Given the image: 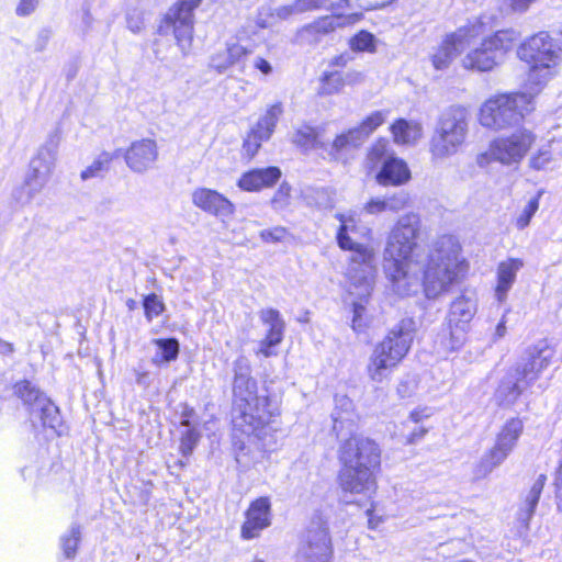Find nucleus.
Wrapping results in <instances>:
<instances>
[{
    "label": "nucleus",
    "instance_id": "obj_1",
    "mask_svg": "<svg viewBox=\"0 0 562 562\" xmlns=\"http://www.w3.org/2000/svg\"><path fill=\"white\" fill-rule=\"evenodd\" d=\"M422 227L415 212L397 218L383 250L384 272L397 296L409 297L423 291L427 299L435 300L450 290L468 265L459 239L450 234L434 239L425 259L418 246Z\"/></svg>",
    "mask_w": 562,
    "mask_h": 562
},
{
    "label": "nucleus",
    "instance_id": "obj_2",
    "mask_svg": "<svg viewBox=\"0 0 562 562\" xmlns=\"http://www.w3.org/2000/svg\"><path fill=\"white\" fill-rule=\"evenodd\" d=\"M234 396L238 416L234 418L236 427L245 434H256L279 415V407L268 396L257 395V383L247 374H235Z\"/></svg>",
    "mask_w": 562,
    "mask_h": 562
},
{
    "label": "nucleus",
    "instance_id": "obj_3",
    "mask_svg": "<svg viewBox=\"0 0 562 562\" xmlns=\"http://www.w3.org/2000/svg\"><path fill=\"white\" fill-rule=\"evenodd\" d=\"M561 52L558 41L546 32L535 34L519 46V58L530 66L527 79L530 90L540 91L558 74Z\"/></svg>",
    "mask_w": 562,
    "mask_h": 562
},
{
    "label": "nucleus",
    "instance_id": "obj_4",
    "mask_svg": "<svg viewBox=\"0 0 562 562\" xmlns=\"http://www.w3.org/2000/svg\"><path fill=\"white\" fill-rule=\"evenodd\" d=\"M487 32V30L485 31ZM519 41L514 30H499L490 35L484 33L465 49L460 63L465 70L488 72L498 67Z\"/></svg>",
    "mask_w": 562,
    "mask_h": 562
},
{
    "label": "nucleus",
    "instance_id": "obj_5",
    "mask_svg": "<svg viewBox=\"0 0 562 562\" xmlns=\"http://www.w3.org/2000/svg\"><path fill=\"white\" fill-rule=\"evenodd\" d=\"M412 341L413 335L405 326V322L394 327L387 336L374 347L369 357L367 364L369 379L376 383L386 380L407 355Z\"/></svg>",
    "mask_w": 562,
    "mask_h": 562
},
{
    "label": "nucleus",
    "instance_id": "obj_6",
    "mask_svg": "<svg viewBox=\"0 0 562 562\" xmlns=\"http://www.w3.org/2000/svg\"><path fill=\"white\" fill-rule=\"evenodd\" d=\"M537 140V135L527 128L499 135L490 140L487 148L475 157L479 168L485 169L493 162L503 167H518Z\"/></svg>",
    "mask_w": 562,
    "mask_h": 562
},
{
    "label": "nucleus",
    "instance_id": "obj_7",
    "mask_svg": "<svg viewBox=\"0 0 562 562\" xmlns=\"http://www.w3.org/2000/svg\"><path fill=\"white\" fill-rule=\"evenodd\" d=\"M531 99L526 93H502L485 100L479 109L477 121L484 128L497 132L518 123Z\"/></svg>",
    "mask_w": 562,
    "mask_h": 562
},
{
    "label": "nucleus",
    "instance_id": "obj_8",
    "mask_svg": "<svg viewBox=\"0 0 562 562\" xmlns=\"http://www.w3.org/2000/svg\"><path fill=\"white\" fill-rule=\"evenodd\" d=\"M486 31L481 20L471 21L453 32L447 33L438 46L429 54V60L436 70H446L454 58L473 45Z\"/></svg>",
    "mask_w": 562,
    "mask_h": 562
},
{
    "label": "nucleus",
    "instance_id": "obj_9",
    "mask_svg": "<svg viewBox=\"0 0 562 562\" xmlns=\"http://www.w3.org/2000/svg\"><path fill=\"white\" fill-rule=\"evenodd\" d=\"M476 311L477 302L474 296L460 295L452 301L446 317L447 333L442 339L447 351L454 352L464 346Z\"/></svg>",
    "mask_w": 562,
    "mask_h": 562
},
{
    "label": "nucleus",
    "instance_id": "obj_10",
    "mask_svg": "<svg viewBox=\"0 0 562 562\" xmlns=\"http://www.w3.org/2000/svg\"><path fill=\"white\" fill-rule=\"evenodd\" d=\"M202 0H180L167 11L164 22L167 29H171L177 45L187 54L191 48L194 34V10Z\"/></svg>",
    "mask_w": 562,
    "mask_h": 562
},
{
    "label": "nucleus",
    "instance_id": "obj_11",
    "mask_svg": "<svg viewBox=\"0 0 562 562\" xmlns=\"http://www.w3.org/2000/svg\"><path fill=\"white\" fill-rule=\"evenodd\" d=\"M14 393L30 407L32 422L40 420L42 426L56 431L59 425V411L43 393L29 381L14 385Z\"/></svg>",
    "mask_w": 562,
    "mask_h": 562
},
{
    "label": "nucleus",
    "instance_id": "obj_12",
    "mask_svg": "<svg viewBox=\"0 0 562 562\" xmlns=\"http://www.w3.org/2000/svg\"><path fill=\"white\" fill-rule=\"evenodd\" d=\"M339 460L345 467L379 470L381 452L378 445L362 436H351L340 447Z\"/></svg>",
    "mask_w": 562,
    "mask_h": 562
},
{
    "label": "nucleus",
    "instance_id": "obj_13",
    "mask_svg": "<svg viewBox=\"0 0 562 562\" xmlns=\"http://www.w3.org/2000/svg\"><path fill=\"white\" fill-rule=\"evenodd\" d=\"M553 357V351L546 342H540L527 348L525 356L510 370L516 380L529 387L548 368Z\"/></svg>",
    "mask_w": 562,
    "mask_h": 562
},
{
    "label": "nucleus",
    "instance_id": "obj_14",
    "mask_svg": "<svg viewBox=\"0 0 562 562\" xmlns=\"http://www.w3.org/2000/svg\"><path fill=\"white\" fill-rule=\"evenodd\" d=\"M344 250L351 251V261L361 266L360 274L350 271L351 284L359 288L358 295L361 297L370 296L373 284V266L375 251L373 247L357 241L351 243V247H340Z\"/></svg>",
    "mask_w": 562,
    "mask_h": 562
},
{
    "label": "nucleus",
    "instance_id": "obj_15",
    "mask_svg": "<svg viewBox=\"0 0 562 562\" xmlns=\"http://www.w3.org/2000/svg\"><path fill=\"white\" fill-rule=\"evenodd\" d=\"M282 112L281 103L269 105L266 112L247 133L243 148L249 158H252L258 153L263 142L270 139Z\"/></svg>",
    "mask_w": 562,
    "mask_h": 562
},
{
    "label": "nucleus",
    "instance_id": "obj_16",
    "mask_svg": "<svg viewBox=\"0 0 562 562\" xmlns=\"http://www.w3.org/2000/svg\"><path fill=\"white\" fill-rule=\"evenodd\" d=\"M330 558L331 544L327 528L321 524L310 528L295 562H330Z\"/></svg>",
    "mask_w": 562,
    "mask_h": 562
},
{
    "label": "nucleus",
    "instance_id": "obj_17",
    "mask_svg": "<svg viewBox=\"0 0 562 562\" xmlns=\"http://www.w3.org/2000/svg\"><path fill=\"white\" fill-rule=\"evenodd\" d=\"M375 472L376 470L342 465L338 474L339 486L346 493L371 497L378 487Z\"/></svg>",
    "mask_w": 562,
    "mask_h": 562
},
{
    "label": "nucleus",
    "instance_id": "obj_18",
    "mask_svg": "<svg viewBox=\"0 0 562 562\" xmlns=\"http://www.w3.org/2000/svg\"><path fill=\"white\" fill-rule=\"evenodd\" d=\"M271 525V503L268 497H259L250 503L245 513V521L240 528V537L251 540Z\"/></svg>",
    "mask_w": 562,
    "mask_h": 562
},
{
    "label": "nucleus",
    "instance_id": "obj_19",
    "mask_svg": "<svg viewBox=\"0 0 562 562\" xmlns=\"http://www.w3.org/2000/svg\"><path fill=\"white\" fill-rule=\"evenodd\" d=\"M125 162L136 173H144L156 162L158 148L154 139L143 138L131 144L126 149Z\"/></svg>",
    "mask_w": 562,
    "mask_h": 562
},
{
    "label": "nucleus",
    "instance_id": "obj_20",
    "mask_svg": "<svg viewBox=\"0 0 562 562\" xmlns=\"http://www.w3.org/2000/svg\"><path fill=\"white\" fill-rule=\"evenodd\" d=\"M469 124L468 109L462 105H451L440 114L435 131L467 139Z\"/></svg>",
    "mask_w": 562,
    "mask_h": 562
},
{
    "label": "nucleus",
    "instance_id": "obj_21",
    "mask_svg": "<svg viewBox=\"0 0 562 562\" xmlns=\"http://www.w3.org/2000/svg\"><path fill=\"white\" fill-rule=\"evenodd\" d=\"M192 203L202 211L215 216H231L234 204L223 194L207 188H198L192 192Z\"/></svg>",
    "mask_w": 562,
    "mask_h": 562
},
{
    "label": "nucleus",
    "instance_id": "obj_22",
    "mask_svg": "<svg viewBox=\"0 0 562 562\" xmlns=\"http://www.w3.org/2000/svg\"><path fill=\"white\" fill-rule=\"evenodd\" d=\"M412 178L411 170L405 160L393 155L389 157L375 176V180L383 187L403 186Z\"/></svg>",
    "mask_w": 562,
    "mask_h": 562
},
{
    "label": "nucleus",
    "instance_id": "obj_23",
    "mask_svg": "<svg viewBox=\"0 0 562 562\" xmlns=\"http://www.w3.org/2000/svg\"><path fill=\"white\" fill-rule=\"evenodd\" d=\"M260 318L269 327V329L265 339L260 342L258 352L268 358L272 355L271 347L277 346L282 341L284 322L281 318L279 311L273 308L261 311Z\"/></svg>",
    "mask_w": 562,
    "mask_h": 562
},
{
    "label": "nucleus",
    "instance_id": "obj_24",
    "mask_svg": "<svg viewBox=\"0 0 562 562\" xmlns=\"http://www.w3.org/2000/svg\"><path fill=\"white\" fill-rule=\"evenodd\" d=\"M465 140L467 139L464 138L450 136L449 134L434 130L429 140V153L431 160L439 162L454 156L465 144Z\"/></svg>",
    "mask_w": 562,
    "mask_h": 562
},
{
    "label": "nucleus",
    "instance_id": "obj_25",
    "mask_svg": "<svg viewBox=\"0 0 562 562\" xmlns=\"http://www.w3.org/2000/svg\"><path fill=\"white\" fill-rule=\"evenodd\" d=\"M281 170L278 167L254 169L245 172L238 180V187L244 191H259L272 187L280 178Z\"/></svg>",
    "mask_w": 562,
    "mask_h": 562
},
{
    "label": "nucleus",
    "instance_id": "obj_26",
    "mask_svg": "<svg viewBox=\"0 0 562 562\" xmlns=\"http://www.w3.org/2000/svg\"><path fill=\"white\" fill-rule=\"evenodd\" d=\"M59 142L60 137L57 132L50 134L31 159L30 166L52 176L57 161Z\"/></svg>",
    "mask_w": 562,
    "mask_h": 562
},
{
    "label": "nucleus",
    "instance_id": "obj_27",
    "mask_svg": "<svg viewBox=\"0 0 562 562\" xmlns=\"http://www.w3.org/2000/svg\"><path fill=\"white\" fill-rule=\"evenodd\" d=\"M522 266V260L517 258H509L498 263L497 284L495 288V296L498 302L505 301L507 292L513 286L516 280V274Z\"/></svg>",
    "mask_w": 562,
    "mask_h": 562
},
{
    "label": "nucleus",
    "instance_id": "obj_28",
    "mask_svg": "<svg viewBox=\"0 0 562 562\" xmlns=\"http://www.w3.org/2000/svg\"><path fill=\"white\" fill-rule=\"evenodd\" d=\"M248 53V49L239 43L227 44L211 56L210 67L223 74L245 58Z\"/></svg>",
    "mask_w": 562,
    "mask_h": 562
},
{
    "label": "nucleus",
    "instance_id": "obj_29",
    "mask_svg": "<svg viewBox=\"0 0 562 562\" xmlns=\"http://www.w3.org/2000/svg\"><path fill=\"white\" fill-rule=\"evenodd\" d=\"M393 140L398 145H415L424 134L423 125L417 121L396 120L390 127Z\"/></svg>",
    "mask_w": 562,
    "mask_h": 562
},
{
    "label": "nucleus",
    "instance_id": "obj_30",
    "mask_svg": "<svg viewBox=\"0 0 562 562\" xmlns=\"http://www.w3.org/2000/svg\"><path fill=\"white\" fill-rule=\"evenodd\" d=\"M361 14L353 12L350 14H335L323 16L312 24H308L305 30L310 33L328 34L341 29L355 24L360 20Z\"/></svg>",
    "mask_w": 562,
    "mask_h": 562
},
{
    "label": "nucleus",
    "instance_id": "obj_31",
    "mask_svg": "<svg viewBox=\"0 0 562 562\" xmlns=\"http://www.w3.org/2000/svg\"><path fill=\"white\" fill-rule=\"evenodd\" d=\"M508 456V453H506L501 448L494 445L481 457V459L474 465V476L476 479L486 477L494 471V469L499 467L507 459Z\"/></svg>",
    "mask_w": 562,
    "mask_h": 562
},
{
    "label": "nucleus",
    "instance_id": "obj_32",
    "mask_svg": "<svg viewBox=\"0 0 562 562\" xmlns=\"http://www.w3.org/2000/svg\"><path fill=\"white\" fill-rule=\"evenodd\" d=\"M522 428L524 426L520 419L513 418L508 420L497 435L495 446L510 454L522 432Z\"/></svg>",
    "mask_w": 562,
    "mask_h": 562
},
{
    "label": "nucleus",
    "instance_id": "obj_33",
    "mask_svg": "<svg viewBox=\"0 0 562 562\" xmlns=\"http://www.w3.org/2000/svg\"><path fill=\"white\" fill-rule=\"evenodd\" d=\"M527 389L528 387L521 381L516 380L514 373L509 371L502 380L496 391V396L502 403L510 405L515 403Z\"/></svg>",
    "mask_w": 562,
    "mask_h": 562
},
{
    "label": "nucleus",
    "instance_id": "obj_34",
    "mask_svg": "<svg viewBox=\"0 0 562 562\" xmlns=\"http://www.w3.org/2000/svg\"><path fill=\"white\" fill-rule=\"evenodd\" d=\"M335 217L339 221L340 225L337 232V243L339 247H351V243L355 241L350 233L357 229L358 215L355 211L347 213H337Z\"/></svg>",
    "mask_w": 562,
    "mask_h": 562
},
{
    "label": "nucleus",
    "instance_id": "obj_35",
    "mask_svg": "<svg viewBox=\"0 0 562 562\" xmlns=\"http://www.w3.org/2000/svg\"><path fill=\"white\" fill-rule=\"evenodd\" d=\"M153 344L157 347V351L151 359L154 364L161 366L177 359L179 342L176 339H154Z\"/></svg>",
    "mask_w": 562,
    "mask_h": 562
},
{
    "label": "nucleus",
    "instance_id": "obj_36",
    "mask_svg": "<svg viewBox=\"0 0 562 562\" xmlns=\"http://www.w3.org/2000/svg\"><path fill=\"white\" fill-rule=\"evenodd\" d=\"M50 176L42 170L29 166V170L24 178V189L29 199L38 194L48 182Z\"/></svg>",
    "mask_w": 562,
    "mask_h": 562
},
{
    "label": "nucleus",
    "instance_id": "obj_37",
    "mask_svg": "<svg viewBox=\"0 0 562 562\" xmlns=\"http://www.w3.org/2000/svg\"><path fill=\"white\" fill-rule=\"evenodd\" d=\"M389 157H393V154L389 151L387 142L385 139H379L368 149L366 159L367 168L370 170L381 168Z\"/></svg>",
    "mask_w": 562,
    "mask_h": 562
},
{
    "label": "nucleus",
    "instance_id": "obj_38",
    "mask_svg": "<svg viewBox=\"0 0 562 562\" xmlns=\"http://www.w3.org/2000/svg\"><path fill=\"white\" fill-rule=\"evenodd\" d=\"M386 119L387 111H374L366 116L360 124L355 127V130L364 143L369 136L386 121Z\"/></svg>",
    "mask_w": 562,
    "mask_h": 562
},
{
    "label": "nucleus",
    "instance_id": "obj_39",
    "mask_svg": "<svg viewBox=\"0 0 562 562\" xmlns=\"http://www.w3.org/2000/svg\"><path fill=\"white\" fill-rule=\"evenodd\" d=\"M114 159V155L108 151H103L99 154L95 159L87 167L85 168L81 173L80 178L83 181H87L92 178H97L101 176L104 171H106L110 167V164Z\"/></svg>",
    "mask_w": 562,
    "mask_h": 562
},
{
    "label": "nucleus",
    "instance_id": "obj_40",
    "mask_svg": "<svg viewBox=\"0 0 562 562\" xmlns=\"http://www.w3.org/2000/svg\"><path fill=\"white\" fill-rule=\"evenodd\" d=\"M344 89V79L341 71L325 72L319 79L318 94L331 95L339 93Z\"/></svg>",
    "mask_w": 562,
    "mask_h": 562
},
{
    "label": "nucleus",
    "instance_id": "obj_41",
    "mask_svg": "<svg viewBox=\"0 0 562 562\" xmlns=\"http://www.w3.org/2000/svg\"><path fill=\"white\" fill-rule=\"evenodd\" d=\"M547 481V476L544 474L538 475V477L532 483L526 499H525V518L526 520H529L537 507V504L539 502L540 495L543 491L544 484Z\"/></svg>",
    "mask_w": 562,
    "mask_h": 562
},
{
    "label": "nucleus",
    "instance_id": "obj_42",
    "mask_svg": "<svg viewBox=\"0 0 562 562\" xmlns=\"http://www.w3.org/2000/svg\"><path fill=\"white\" fill-rule=\"evenodd\" d=\"M293 143L304 149L316 148L318 146V134L311 126H302L294 133Z\"/></svg>",
    "mask_w": 562,
    "mask_h": 562
},
{
    "label": "nucleus",
    "instance_id": "obj_43",
    "mask_svg": "<svg viewBox=\"0 0 562 562\" xmlns=\"http://www.w3.org/2000/svg\"><path fill=\"white\" fill-rule=\"evenodd\" d=\"M349 45L353 52L374 53L376 49V40L373 34L361 31L350 38Z\"/></svg>",
    "mask_w": 562,
    "mask_h": 562
},
{
    "label": "nucleus",
    "instance_id": "obj_44",
    "mask_svg": "<svg viewBox=\"0 0 562 562\" xmlns=\"http://www.w3.org/2000/svg\"><path fill=\"white\" fill-rule=\"evenodd\" d=\"M359 291H360L359 288L356 289L353 286V284H350V288L348 290L349 295L359 297V302L352 301L353 316H352V321H351L352 328L358 331L361 330L366 326V323L363 319V314L366 312L363 301H366L369 297V296L361 297L360 295L357 294V292H359Z\"/></svg>",
    "mask_w": 562,
    "mask_h": 562
},
{
    "label": "nucleus",
    "instance_id": "obj_45",
    "mask_svg": "<svg viewBox=\"0 0 562 562\" xmlns=\"http://www.w3.org/2000/svg\"><path fill=\"white\" fill-rule=\"evenodd\" d=\"M552 161L553 156L550 150V146L546 145L531 154L528 159V166L533 170H546Z\"/></svg>",
    "mask_w": 562,
    "mask_h": 562
},
{
    "label": "nucleus",
    "instance_id": "obj_46",
    "mask_svg": "<svg viewBox=\"0 0 562 562\" xmlns=\"http://www.w3.org/2000/svg\"><path fill=\"white\" fill-rule=\"evenodd\" d=\"M362 144L363 142L353 127L346 133H341L340 135L336 136L333 142V149L336 151H341L351 147H358Z\"/></svg>",
    "mask_w": 562,
    "mask_h": 562
},
{
    "label": "nucleus",
    "instance_id": "obj_47",
    "mask_svg": "<svg viewBox=\"0 0 562 562\" xmlns=\"http://www.w3.org/2000/svg\"><path fill=\"white\" fill-rule=\"evenodd\" d=\"M541 196V192H538L536 196L530 199L522 210L521 214L518 216L516 225L519 229H524L530 223L531 217L539 209V200Z\"/></svg>",
    "mask_w": 562,
    "mask_h": 562
},
{
    "label": "nucleus",
    "instance_id": "obj_48",
    "mask_svg": "<svg viewBox=\"0 0 562 562\" xmlns=\"http://www.w3.org/2000/svg\"><path fill=\"white\" fill-rule=\"evenodd\" d=\"M80 540V529L78 526H72L69 535L61 538V546L64 553L67 558H72Z\"/></svg>",
    "mask_w": 562,
    "mask_h": 562
},
{
    "label": "nucleus",
    "instance_id": "obj_49",
    "mask_svg": "<svg viewBox=\"0 0 562 562\" xmlns=\"http://www.w3.org/2000/svg\"><path fill=\"white\" fill-rule=\"evenodd\" d=\"M386 209L389 212L397 213L404 210L409 203V196L406 192H396L384 196Z\"/></svg>",
    "mask_w": 562,
    "mask_h": 562
},
{
    "label": "nucleus",
    "instance_id": "obj_50",
    "mask_svg": "<svg viewBox=\"0 0 562 562\" xmlns=\"http://www.w3.org/2000/svg\"><path fill=\"white\" fill-rule=\"evenodd\" d=\"M392 1L393 0H340L337 7H341V3H344L350 9L372 10L391 3Z\"/></svg>",
    "mask_w": 562,
    "mask_h": 562
},
{
    "label": "nucleus",
    "instance_id": "obj_51",
    "mask_svg": "<svg viewBox=\"0 0 562 562\" xmlns=\"http://www.w3.org/2000/svg\"><path fill=\"white\" fill-rule=\"evenodd\" d=\"M164 307L165 306L162 301L156 294H150L144 300L145 315L148 321H151L154 317L160 315L164 311Z\"/></svg>",
    "mask_w": 562,
    "mask_h": 562
},
{
    "label": "nucleus",
    "instance_id": "obj_52",
    "mask_svg": "<svg viewBox=\"0 0 562 562\" xmlns=\"http://www.w3.org/2000/svg\"><path fill=\"white\" fill-rule=\"evenodd\" d=\"M200 434L195 429H188L182 434L180 441V451L184 456H189L194 450L200 440Z\"/></svg>",
    "mask_w": 562,
    "mask_h": 562
},
{
    "label": "nucleus",
    "instance_id": "obj_53",
    "mask_svg": "<svg viewBox=\"0 0 562 562\" xmlns=\"http://www.w3.org/2000/svg\"><path fill=\"white\" fill-rule=\"evenodd\" d=\"M296 9H299L301 13L319 9L334 10L335 4L329 0H296Z\"/></svg>",
    "mask_w": 562,
    "mask_h": 562
},
{
    "label": "nucleus",
    "instance_id": "obj_54",
    "mask_svg": "<svg viewBox=\"0 0 562 562\" xmlns=\"http://www.w3.org/2000/svg\"><path fill=\"white\" fill-rule=\"evenodd\" d=\"M363 211L369 215H379L387 212L384 196H375L370 199L364 205Z\"/></svg>",
    "mask_w": 562,
    "mask_h": 562
},
{
    "label": "nucleus",
    "instance_id": "obj_55",
    "mask_svg": "<svg viewBox=\"0 0 562 562\" xmlns=\"http://www.w3.org/2000/svg\"><path fill=\"white\" fill-rule=\"evenodd\" d=\"M290 187L288 184H281L278 191L274 193L271 203L274 209L280 210L289 204L290 200Z\"/></svg>",
    "mask_w": 562,
    "mask_h": 562
},
{
    "label": "nucleus",
    "instance_id": "obj_56",
    "mask_svg": "<svg viewBox=\"0 0 562 562\" xmlns=\"http://www.w3.org/2000/svg\"><path fill=\"white\" fill-rule=\"evenodd\" d=\"M286 235V229L281 226H277L270 229H263L260 232V237L266 243L281 241Z\"/></svg>",
    "mask_w": 562,
    "mask_h": 562
},
{
    "label": "nucleus",
    "instance_id": "obj_57",
    "mask_svg": "<svg viewBox=\"0 0 562 562\" xmlns=\"http://www.w3.org/2000/svg\"><path fill=\"white\" fill-rule=\"evenodd\" d=\"M300 13H301V11H299V9H296V0H295L291 4L281 5L277 9H274L273 15L278 16L279 19L285 20L293 14H300Z\"/></svg>",
    "mask_w": 562,
    "mask_h": 562
},
{
    "label": "nucleus",
    "instance_id": "obj_58",
    "mask_svg": "<svg viewBox=\"0 0 562 562\" xmlns=\"http://www.w3.org/2000/svg\"><path fill=\"white\" fill-rule=\"evenodd\" d=\"M341 77L344 79V87L361 83L364 79L363 74L357 70L341 71Z\"/></svg>",
    "mask_w": 562,
    "mask_h": 562
},
{
    "label": "nucleus",
    "instance_id": "obj_59",
    "mask_svg": "<svg viewBox=\"0 0 562 562\" xmlns=\"http://www.w3.org/2000/svg\"><path fill=\"white\" fill-rule=\"evenodd\" d=\"M38 0H20L16 7V14L25 16L31 14L37 7Z\"/></svg>",
    "mask_w": 562,
    "mask_h": 562
},
{
    "label": "nucleus",
    "instance_id": "obj_60",
    "mask_svg": "<svg viewBox=\"0 0 562 562\" xmlns=\"http://www.w3.org/2000/svg\"><path fill=\"white\" fill-rule=\"evenodd\" d=\"M416 389L415 379H407L400 383L397 386V392L402 397L411 396Z\"/></svg>",
    "mask_w": 562,
    "mask_h": 562
},
{
    "label": "nucleus",
    "instance_id": "obj_61",
    "mask_svg": "<svg viewBox=\"0 0 562 562\" xmlns=\"http://www.w3.org/2000/svg\"><path fill=\"white\" fill-rule=\"evenodd\" d=\"M506 323H507L506 317L503 316L502 319L499 321V323L496 325L494 333L492 334V337H491L492 342L495 344L506 336V334H507Z\"/></svg>",
    "mask_w": 562,
    "mask_h": 562
},
{
    "label": "nucleus",
    "instance_id": "obj_62",
    "mask_svg": "<svg viewBox=\"0 0 562 562\" xmlns=\"http://www.w3.org/2000/svg\"><path fill=\"white\" fill-rule=\"evenodd\" d=\"M254 67L265 76L272 74L273 70L272 65L267 59L260 56H257L254 59Z\"/></svg>",
    "mask_w": 562,
    "mask_h": 562
},
{
    "label": "nucleus",
    "instance_id": "obj_63",
    "mask_svg": "<svg viewBox=\"0 0 562 562\" xmlns=\"http://www.w3.org/2000/svg\"><path fill=\"white\" fill-rule=\"evenodd\" d=\"M431 411L428 407L417 408L411 412L409 419L414 423H419L425 418L430 417Z\"/></svg>",
    "mask_w": 562,
    "mask_h": 562
},
{
    "label": "nucleus",
    "instance_id": "obj_64",
    "mask_svg": "<svg viewBox=\"0 0 562 562\" xmlns=\"http://www.w3.org/2000/svg\"><path fill=\"white\" fill-rule=\"evenodd\" d=\"M136 383L139 385H148L149 374L146 371H135Z\"/></svg>",
    "mask_w": 562,
    "mask_h": 562
}]
</instances>
